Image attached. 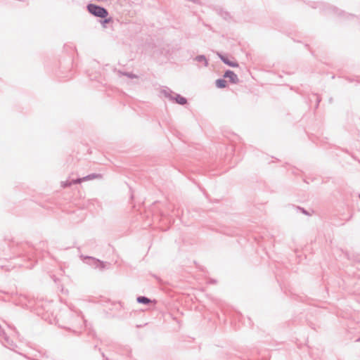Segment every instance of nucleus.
Instances as JSON below:
<instances>
[{"instance_id":"obj_7","label":"nucleus","mask_w":360,"mask_h":360,"mask_svg":"<svg viewBox=\"0 0 360 360\" xmlns=\"http://www.w3.org/2000/svg\"><path fill=\"white\" fill-rule=\"evenodd\" d=\"M197 60L199 61H204L205 64L207 63L206 60L203 56L197 57Z\"/></svg>"},{"instance_id":"obj_6","label":"nucleus","mask_w":360,"mask_h":360,"mask_svg":"<svg viewBox=\"0 0 360 360\" xmlns=\"http://www.w3.org/2000/svg\"><path fill=\"white\" fill-rule=\"evenodd\" d=\"M176 102L179 104L184 105L186 103V99L182 96H178L176 98Z\"/></svg>"},{"instance_id":"obj_1","label":"nucleus","mask_w":360,"mask_h":360,"mask_svg":"<svg viewBox=\"0 0 360 360\" xmlns=\"http://www.w3.org/2000/svg\"><path fill=\"white\" fill-rule=\"evenodd\" d=\"M88 10L91 14L98 17L105 18L108 15V12L105 8L94 4H89Z\"/></svg>"},{"instance_id":"obj_3","label":"nucleus","mask_w":360,"mask_h":360,"mask_svg":"<svg viewBox=\"0 0 360 360\" xmlns=\"http://www.w3.org/2000/svg\"><path fill=\"white\" fill-rule=\"evenodd\" d=\"M221 60L226 63L228 65L231 66V67H233V68H236L238 66V64L236 63V62H234V61H230L229 60H228L226 58L224 57V56H221Z\"/></svg>"},{"instance_id":"obj_8","label":"nucleus","mask_w":360,"mask_h":360,"mask_svg":"<svg viewBox=\"0 0 360 360\" xmlns=\"http://www.w3.org/2000/svg\"><path fill=\"white\" fill-rule=\"evenodd\" d=\"M81 182V179H77L75 181H74L72 183L73 184H78V183H80Z\"/></svg>"},{"instance_id":"obj_2","label":"nucleus","mask_w":360,"mask_h":360,"mask_svg":"<svg viewBox=\"0 0 360 360\" xmlns=\"http://www.w3.org/2000/svg\"><path fill=\"white\" fill-rule=\"evenodd\" d=\"M224 77L229 78L231 82L233 84H236L238 82V78L236 74H235L233 71L228 70L224 74Z\"/></svg>"},{"instance_id":"obj_5","label":"nucleus","mask_w":360,"mask_h":360,"mask_svg":"<svg viewBox=\"0 0 360 360\" xmlns=\"http://www.w3.org/2000/svg\"><path fill=\"white\" fill-rule=\"evenodd\" d=\"M137 301H138V302L143 303V304H148L150 302V300L148 298L145 297H139L137 298Z\"/></svg>"},{"instance_id":"obj_4","label":"nucleus","mask_w":360,"mask_h":360,"mask_svg":"<svg viewBox=\"0 0 360 360\" xmlns=\"http://www.w3.org/2000/svg\"><path fill=\"white\" fill-rule=\"evenodd\" d=\"M216 85L218 88H224L226 86V82L224 79H217Z\"/></svg>"}]
</instances>
